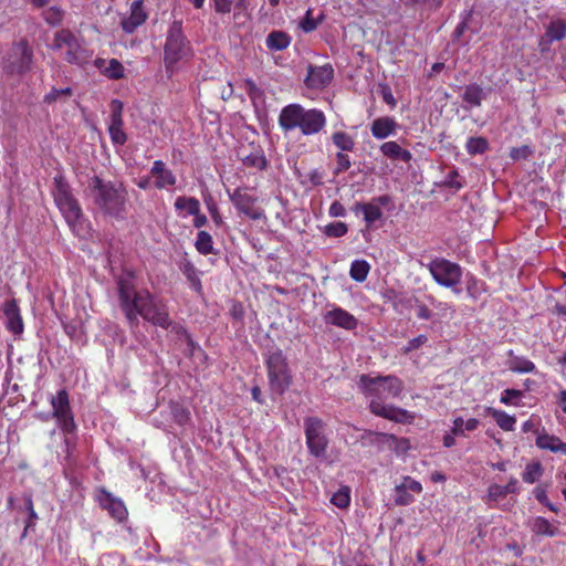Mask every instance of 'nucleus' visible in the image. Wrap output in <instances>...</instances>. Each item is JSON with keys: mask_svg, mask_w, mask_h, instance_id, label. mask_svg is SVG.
<instances>
[{"mask_svg": "<svg viewBox=\"0 0 566 566\" xmlns=\"http://www.w3.org/2000/svg\"><path fill=\"white\" fill-rule=\"evenodd\" d=\"M360 390L370 398V410L374 415L395 422L410 423L415 416L409 411L385 405L382 401L399 397L402 391V382L395 376L370 377L361 375L358 381Z\"/></svg>", "mask_w": 566, "mask_h": 566, "instance_id": "obj_1", "label": "nucleus"}, {"mask_svg": "<svg viewBox=\"0 0 566 566\" xmlns=\"http://www.w3.org/2000/svg\"><path fill=\"white\" fill-rule=\"evenodd\" d=\"M118 292L120 305L132 325L138 323V316L163 328L170 325L165 303L154 297L148 291L136 292L130 277L119 279Z\"/></svg>", "mask_w": 566, "mask_h": 566, "instance_id": "obj_2", "label": "nucleus"}, {"mask_svg": "<svg viewBox=\"0 0 566 566\" xmlns=\"http://www.w3.org/2000/svg\"><path fill=\"white\" fill-rule=\"evenodd\" d=\"M86 193L103 214L116 219L124 218L127 192L122 184L106 181L93 176L88 180Z\"/></svg>", "mask_w": 566, "mask_h": 566, "instance_id": "obj_3", "label": "nucleus"}, {"mask_svg": "<svg viewBox=\"0 0 566 566\" xmlns=\"http://www.w3.org/2000/svg\"><path fill=\"white\" fill-rule=\"evenodd\" d=\"M279 125L282 130L300 129L305 136L316 135L326 126V116L317 108H305L300 104L284 106L279 115Z\"/></svg>", "mask_w": 566, "mask_h": 566, "instance_id": "obj_4", "label": "nucleus"}, {"mask_svg": "<svg viewBox=\"0 0 566 566\" xmlns=\"http://www.w3.org/2000/svg\"><path fill=\"white\" fill-rule=\"evenodd\" d=\"M53 197L69 227L77 235H84L86 224L82 209L77 200L72 196L70 186L62 176L54 177Z\"/></svg>", "mask_w": 566, "mask_h": 566, "instance_id": "obj_5", "label": "nucleus"}, {"mask_svg": "<svg viewBox=\"0 0 566 566\" xmlns=\"http://www.w3.org/2000/svg\"><path fill=\"white\" fill-rule=\"evenodd\" d=\"M190 55V44L182 33L181 23L175 21L169 28L165 44L166 70L174 73L178 62L187 60Z\"/></svg>", "mask_w": 566, "mask_h": 566, "instance_id": "obj_6", "label": "nucleus"}, {"mask_svg": "<svg viewBox=\"0 0 566 566\" xmlns=\"http://www.w3.org/2000/svg\"><path fill=\"white\" fill-rule=\"evenodd\" d=\"M33 51L25 40L14 42L2 57V70L11 76H21L30 71Z\"/></svg>", "mask_w": 566, "mask_h": 566, "instance_id": "obj_7", "label": "nucleus"}, {"mask_svg": "<svg viewBox=\"0 0 566 566\" xmlns=\"http://www.w3.org/2000/svg\"><path fill=\"white\" fill-rule=\"evenodd\" d=\"M52 48L62 51L65 60L71 64L84 65L90 62L92 56L78 38L69 30L56 32Z\"/></svg>", "mask_w": 566, "mask_h": 566, "instance_id": "obj_8", "label": "nucleus"}, {"mask_svg": "<svg viewBox=\"0 0 566 566\" xmlns=\"http://www.w3.org/2000/svg\"><path fill=\"white\" fill-rule=\"evenodd\" d=\"M428 270L439 285L451 289L455 294L461 293L459 285L462 280V269L459 264L446 259H434L428 264Z\"/></svg>", "mask_w": 566, "mask_h": 566, "instance_id": "obj_9", "label": "nucleus"}, {"mask_svg": "<svg viewBox=\"0 0 566 566\" xmlns=\"http://www.w3.org/2000/svg\"><path fill=\"white\" fill-rule=\"evenodd\" d=\"M268 377L271 390L282 395L291 384L285 358L280 349L272 352L266 358Z\"/></svg>", "mask_w": 566, "mask_h": 566, "instance_id": "obj_10", "label": "nucleus"}, {"mask_svg": "<svg viewBox=\"0 0 566 566\" xmlns=\"http://www.w3.org/2000/svg\"><path fill=\"white\" fill-rule=\"evenodd\" d=\"M304 433L308 452L315 458H324L328 439L325 434V423L316 417L304 420Z\"/></svg>", "mask_w": 566, "mask_h": 566, "instance_id": "obj_11", "label": "nucleus"}, {"mask_svg": "<svg viewBox=\"0 0 566 566\" xmlns=\"http://www.w3.org/2000/svg\"><path fill=\"white\" fill-rule=\"evenodd\" d=\"M50 405L52 407L51 416L55 419L57 427L65 433L74 432L76 424L67 391L65 389H61L56 395H51Z\"/></svg>", "mask_w": 566, "mask_h": 566, "instance_id": "obj_12", "label": "nucleus"}, {"mask_svg": "<svg viewBox=\"0 0 566 566\" xmlns=\"http://www.w3.org/2000/svg\"><path fill=\"white\" fill-rule=\"evenodd\" d=\"M230 200L239 212L245 214L252 220H261L265 218L264 211L255 206L256 198L248 193L245 190L235 189L230 195Z\"/></svg>", "mask_w": 566, "mask_h": 566, "instance_id": "obj_13", "label": "nucleus"}, {"mask_svg": "<svg viewBox=\"0 0 566 566\" xmlns=\"http://www.w3.org/2000/svg\"><path fill=\"white\" fill-rule=\"evenodd\" d=\"M147 18L148 13L144 7V0H135L129 7V13L122 17L120 25L126 33L132 34L145 23Z\"/></svg>", "mask_w": 566, "mask_h": 566, "instance_id": "obj_14", "label": "nucleus"}, {"mask_svg": "<svg viewBox=\"0 0 566 566\" xmlns=\"http://www.w3.org/2000/svg\"><path fill=\"white\" fill-rule=\"evenodd\" d=\"M323 319L327 325H333L346 331H353L358 325L357 318L339 306H332L331 310L324 313Z\"/></svg>", "mask_w": 566, "mask_h": 566, "instance_id": "obj_15", "label": "nucleus"}, {"mask_svg": "<svg viewBox=\"0 0 566 566\" xmlns=\"http://www.w3.org/2000/svg\"><path fill=\"white\" fill-rule=\"evenodd\" d=\"M150 175L154 179L153 187L158 190H168L177 184L176 175L163 160H155L153 163Z\"/></svg>", "mask_w": 566, "mask_h": 566, "instance_id": "obj_16", "label": "nucleus"}, {"mask_svg": "<svg viewBox=\"0 0 566 566\" xmlns=\"http://www.w3.org/2000/svg\"><path fill=\"white\" fill-rule=\"evenodd\" d=\"M390 202L388 196H380L368 203H357L354 208L356 213H363L364 220L368 227H371L376 221L382 217L380 206H387Z\"/></svg>", "mask_w": 566, "mask_h": 566, "instance_id": "obj_17", "label": "nucleus"}, {"mask_svg": "<svg viewBox=\"0 0 566 566\" xmlns=\"http://www.w3.org/2000/svg\"><path fill=\"white\" fill-rule=\"evenodd\" d=\"M123 103L118 99L112 101V115L108 126L111 139L114 144L124 145L127 140L126 134L123 130Z\"/></svg>", "mask_w": 566, "mask_h": 566, "instance_id": "obj_18", "label": "nucleus"}, {"mask_svg": "<svg viewBox=\"0 0 566 566\" xmlns=\"http://www.w3.org/2000/svg\"><path fill=\"white\" fill-rule=\"evenodd\" d=\"M333 75L334 70L331 64L310 66L305 83L310 88H321L332 81Z\"/></svg>", "mask_w": 566, "mask_h": 566, "instance_id": "obj_19", "label": "nucleus"}, {"mask_svg": "<svg viewBox=\"0 0 566 566\" xmlns=\"http://www.w3.org/2000/svg\"><path fill=\"white\" fill-rule=\"evenodd\" d=\"M535 444L541 450L566 455V442L557 436L549 434L546 430H536Z\"/></svg>", "mask_w": 566, "mask_h": 566, "instance_id": "obj_20", "label": "nucleus"}, {"mask_svg": "<svg viewBox=\"0 0 566 566\" xmlns=\"http://www.w3.org/2000/svg\"><path fill=\"white\" fill-rule=\"evenodd\" d=\"M98 501L101 506L107 510L108 513L118 522L126 518L127 510L119 499L114 497L111 493L102 492L98 496Z\"/></svg>", "mask_w": 566, "mask_h": 566, "instance_id": "obj_21", "label": "nucleus"}, {"mask_svg": "<svg viewBox=\"0 0 566 566\" xmlns=\"http://www.w3.org/2000/svg\"><path fill=\"white\" fill-rule=\"evenodd\" d=\"M3 313L7 318L8 329L14 334H21L23 332V323L19 306L14 300L6 302Z\"/></svg>", "mask_w": 566, "mask_h": 566, "instance_id": "obj_22", "label": "nucleus"}, {"mask_svg": "<svg viewBox=\"0 0 566 566\" xmlns=\"http://www.w3.org/2000/svg\"><path fill=\"white\" fill-rule=\"evenodd\" d=\"M397 122L388 116L376 118L370 127L371 134L377 139H385L396 133Z\"/></svg>", "mask_w": 566, "mask_h": 566, "instance_id": "obj_23", "label": "nucleus"}, {"mask_svg": "<svg viewBox=\"0 0 566 566\" xmlns=\"http://www.w3.org/2000/svg\"><path fill=\"white\" fill-rule=\"evenodd\" d=\"M528 526L535 535L553 537L558 534V522H549L548 520L537 516L528 522Z\"/></svg>", "mask_w": 566, "mask_h": 566, "instance_id": "obj_24", "label": "nucleus"}, {"mask_svg": "<svg viewBox=\"0 0 566 566\" xmlns=\"http://www.w3.org/2000/svg\"><path fill=\"white\" fill-rule=\"evenodd\" d=\"M174 207L182 218L200 211V202L193 197L180 196L175 200Z\"/></svg>", "mask_w": 566, "mask_h": 566, "instance_id": "obj_25", "label": "nucleus"}, {"mask_svg": "<svg viewBox=\"0 0 566 566\" xmlns=\"http://www.w3.org/2000/svg\"><path fill=\"white\" fill-rule=\"evenodd\" d=\"M380 151L382 155L390 159H400L405 163H408L411 160L412 155L409 150L403 149L400 147V145L396 142H386L380 146Z\"/></svg>", "mask_w": 566, "mask_h": 566, "instance_id": "obj_26", "label": "nucleus"}, {"mask_svg": "<svg viewBox=\"0 0 566 566\" xmlns=\"http://www.w3.org/2000/svg\"><path fill=\"white\" fill-rule=\"evenodd\" d=\"M485 411L495 420L496 424L502 430L513 431L515 429L516 418L514 416L492 407H488Z\"/></svg>", "mask_w": 566, "mask_h": 566, "instance_id": "obj_27", "label": "nucleus"}, {"mask_svg": "<svg viewBox=\"0 0 566 566\" xmlns=\"http://www.w3.org/2000/svg\"><path fill=\"white\" fill-rule=\"evenodd\" d=\"M485 94L483 88L478 84H470L464 87L462 98L469 107H479L484 99Z\"/></svg>", "mask_w": 566, "mask_h": 566, "instance_id": "obj_28", "label": "nucleus"}, {"mask_svg": "<svg viewBox=\"0 0 566 566\" xmlns=\"http://www.w3.org/2000/svg\"><path fill=\"white\" fill-rule=\"evenodd\" d=\"M180 270L187 277L191 289L200 293L202 290L201 280L198 270L190 261H185L180 265Z\"/></svg>", "mask_w": 566, "mask_h": 566, "instance_id": "obj_29", "label": "nucleus"}, {"mask_svg": "<svg viewBox=\"0 0 566 566\" xmlns=\"http://www.w3.org/2000/svg\"><path fill=\"white\" fill-rule=\"evenodd\" d=\"M480 422L475 418H470L468 420H463V418L458 417L453 420V426L451 428L452 434L458 437H463L465 431H474L479 427Z\"/></svg>", "mask_w": 566, "mask_h": 566, "instance_id": "obj_30", "label": "nucleus"}, {"mask_svg": "<svg viewBox=\"0 0 566 566\" xmlns=\"http://www.w3.org/2000/svg\"><path fill=\"white\" fill-rule=\"evenodd\" d=\"M290 36L281 31H274L266 38L268 48L276 51L286 49L290 45Z\"/></svg>", "mask_w": 566, "mask_h": 566, "instance_id": "obj_31", "label": "nucleus"}, {"mask_svg": "<svg viewBox=\"0 0 566 566\" xmlns=\"http://www.w3.org/2000/svg\"><path fill=\"white\" fill-rule=\"evenodd\" d=\"M370 271V265L365 260H355L350 264L349 275L356 282H364Z\"/></svg>", "mask_w": 566, "mask_h": 566, "instance_id": "obj_32", "label": "nucleus"}, {"mask_svg": "<svg viewBox=\"0 0 566 566\" xmlns=\"http://www.w3.org/2000/svg\"><path fill=\"white\" fill-rule=\"evenodd\" d=\"M195 247L200 254L207 255L213 252V240L210 233L200 230L197 233Z\"/></svg>", "mask_w": 566, "mask_h": 566, "instance_id": "obj_33", "label": "nucleus"}, {"mask_svg": "<svg viewBox=\"0 0 566 566\" xmlns=\"http://www.w3.org/2000/svg\"><path fill=\"white\" fill-rule=\"evenodd\" d=\"M543 475V467L539 462H531L526 464L524 472L522 473V479L524 482L528 484H533L539 480Z\"/></svg>", "mask_w": 566, "mask_h": 566, "instance_id": "obj_34", "label": "nucleus"}, {"mask_svg": "<svg viewBox=\"0 0 566 566\" xmlns=\"http://www.w3.org/2000/svg\"><path fill=\"white\" fill-rule=\"evenodd\" d=\"M332 140L342 151H352L355 146L354 138L344 132H335L332 135Z\"/></svg>", "mask_w": 566, "mask_h": 566, "instance_id": "obj_35", "label": "nucleus"}, {"mask_svg": "<svg viewBox=\"0 0 566 566\" xmlns=\"http://www.w3.org/2000/svg\"><path fill=\"white\" fill-rule=\"evenodd\" d=\"M242 161L248 167H254L259 170H262L266 167L265 156L261 150H254L249 155L242 157Z\"/></svg>", "mask_w": 566, "mask_h": 566, "instance_id": "obj_36", "label": "nucleus"}, {"mask_svg": "<svg viewBox=\"0 0 566 566\" xmlns=\"http://www.w3.org/2000/svg\"><path fill=\"white\" fill-rule=\"evenodd\" d=\"M551 41H559L566 35V23L562 20L552 21L546 30Z\"/></svg>", "mask_w": 566, "mask_h": 566, "instance_id": "obj_37", "label": "nucleus"}, {"mask_svg": "<svg viewBox=\"0 0 566 566\" xmlns=\"http://www.w3.org/2000/svg\"><path fill=\"white\" fill-rule=\"evenodd\" d=\"M347 231V224L340 221L328 223L323 228V233L331 238L344 237Z\"/></svg>", "mask_w": 566, "mask_h": 566, "instance_id": "obj_38", "label": "nucleus"}, {"mask_svg": "<svg viewBox=\"0 0 566 566\" xmlns=\"http://www.w3.org/2000/svg\"><path fill=\"white\" fill-rule=\"evenodd\" d=\"M72 96V88H52L45 96L44 102L52 104L59 101H65Z\"/></svg>", "mask_w": 566, "mask_h": 566, "instance_id": "obj_39", "label": "nucleus"}, {"mask_svg": "<svg viewBox=\"0 0 566 566\" xmlns=\"http://www.w3.org/2000/svg\"><path fill=\"white\" fill-rule=\"evenodd\" d=\"M523 392L517 389H505L500 397V401L506 406H520Z\"/></svg>", "mask_w": 566, "mask_h": 566, "instance_id": "obj_40", "label": "nucleus"}, {"mask_svg": "<svg viewBox=\"0 0 566 566\" xmlns=\"http://www.w3.org/2000/svg\"><path fill=\"white\" fill-rule=\"evenodd\" d=\"M322 20L323 15H321L318 19H314L312 17V10L308 9L304 18L300 21L298 27L302 29L303 32L310 33L318 27Z\"/></svg>", "mask_w": 566, "mask_h": 566, "instance_id": "obj_41", "label": "nucleus"}, {"mask_svg": "<svg viewBox=\"0 0 566 566\" xmlns=\"http://www.w3.org/2000/svg\"><path fill=\"white\" fill-rule=\"evenodd\" d=\"M510 369L515 373H532L535 370V365L525 358H515L510 364Z\"/></svg>", "mask_w": 566, "mask_h": 566, "instance_id": "obj_42", "label": "nucleus"}, {"mask_svg": "<svg viewBox=\"0 0 566 566\" xmlns=\"http://www.w3.org/2000/svg\"><path fill=\"white\" fill-rule=\"evenodd\" d=\"M124 71L125 69L123 64L119 61L113 59L108 62V65L105 67L104 73L109 78L117 80L124 77Z\"/></svg>", "mask_w": 566, "mask_h": 566, "instance_id": "obj_43", "label": "nucleus"}, {"mask_svg": "<svg viewBox=\"0 0 566 566\" xmlns=\"http://www.w3.org/2000/svg\"><path fill=\"white\" fill-rule=\"evenodd\" d=\"M405 490H407L408 492H413V493H421L422 491V486L420 484V482L411 479L410 476H405L402 482L398 485H396L395 488V492H402Z\"/></svg>", "mask_w": 566, "mask_h": 566, "instance_id": "obj_44", "label": "nucleus"}, {"mask_svg": "<svg viewBox=\"0 0 566 566\" xmlns=\"http://www.w3.org/2000/svg\"><path fill=\"white\" fill-rule=\"evenodd\" d=\"M331 502L339 509L347 507L350 502L349 490L347 488L340 489L333 494Z\"/></svg>", "mask_w": 566, "mask_h": 566, "instance_id": "obj_45", "label": "nucleus"}, {"mask_svg": "<svg viewBox=\"0 0 566 566\" xmlns=\"http://www.w3.org/2000/svg\"><path fill=\"white\" fill-rule=\"evenodd\" d=\"M506 492L503 485L497 483H492L486 493V500L489 502H499L506 497Z\"/></svg>", "mask_w": 566, "mask_h": 566, "instance_id": "obj_46", "label": "nucleus"}, {"mask_svg": "<svg viewBox=\"0 0 566 566\" xmlns=\"http://www.w3.org/2000/svg\"><path fill=\"white\" fill-rule=\"evenodd\" d=\"M488 147V143L482 137L470 138L467 143V150L469 154H481Z\"/></svg>", "mask_w": 566, "mask_h": 566, "instance_id": "obj_47", "label": "nucleus"}, {"mask_svg": "<svg viewBox=\"0 0 566 566\" xmlns=\"http://www.w3.org/2000/svg\"><path fill=\"white\" fill-rule=\"evenodd\" d=\"M24 503H25V509H27V511L29 513V521H28L27 526L24 528L23 536L27 535L28 528L30 526L34 525V522L38 520V514L34 511L32 496L30 494L24 495Z\"/></svg>", "mask_w": 566, "mask_h": 566, "instance_id": "obj_48", "label": "nucleus"}, {"mask_svg": "<svg viewBox=\"0 0 566 566\" xmlns=\"http://www.w3.org/2000/svg\"><path fill=\"white\" fill-rule=\"evenodd\" d=\"M44 19L49 24L56 25L62 21L63 13L59 8L52 7L44 12Z\"/></svg>", "mask_w": 566, "mask_h": 566, "instance_id": "obj_49", "label": "nucleus"}, {"mask_svg": "<svg viewBox=\"0 0 566 566\" xmlns=\"http://www.w3.org/2000/svg\"><path fill=\"white\" fill-rule=\"evenodd\" d=\"M350 167V159L343 151L336 154V174L346 171Z\"/></svg>", "mask_w": 566, "mask_h": 566, "instance_id": "obj_50", "label": "nucleus"}, {"mask_svg": "<svg viewBox=\"0 0 566 566\" xmlns=\"http://www.w3.org/2000/svg\"><path fill=\"white\" fill-rule=\"evenodd\" d=\"M428 342V337L426 335H419L409 340L408 345L405 348V353H409L413 349H417L424 345Z\"/></svg>", "mask_w": 566, "mask_h": 566, "instance_id": "obj_51", "label": "nucleus"}, {"mask_svg": "<svg viewBox=\"0 0 566 566\" xmlns=\"http://www.w3.org/2000/svg\"><path fill=\"white\" fill-rule=\"evenodd\" d=\"M413 501L412 495L409 494L407 490L403 489L401 492H395V503L397 505H408Z\"/></svg>", "mask_w": 566, "mask_h": 566, "instance_id": "obj_52", "label": "nucleus"}, {"mask_svg": "<svg viewBox=\"0 0 566 566\" xmlns=\"http://www.w3.org/2000/svg\"><path fill=\"white\" fill-rule=\"evenodd\" d=\"M328 214L332 218L345 217L346 209L344 208V206L340 202L334 201L328 209Z\"/></svg>", "mask_w": 566, "mask_h": 566, "instance_id": "obj_53", "label": "nucleus"}, {"mask_svg": "<svg viewBox=\"0 0 566 566\" xmlns=\"http://www.w3.org/2000/svg\"><path fill=\"white\" fill-rule=\"evenodd\" d=\"M534 497L542 504L547 503L548 496H547V490L543 485H538L533 490Z\"/></svg>", "mask_w": 566, "mask_h": 566, "instance_id": "obj_54", "label": "nucleus"}, {"mask_svg": "<svg viewBox=\"0 0 566 566\" xmlns=\"http://www.w3.org/2000/svg\"><path fill=\"white\" fill-rule=\"evenodd\" d=\"M506 494H516L520 493V483L518 480L514 476L509 479L507 484L503 485Z\"/></svg>", "mask_w": 566, "mask_h": 566, "instance_id": "obj_55", "label": "nucleus"}, {"mask_svg": "<svg viewBox=\"0 0 566 566\" xmlns=\"http://www.w3.org/2000/svg\"><path fill=\"white\" fill-rule=\"evenodd\" d=\"M214 8L218 12L228 13L231 11V0H213Z\"/></svg>", "mask_w": 566, "mask_h": 566, "instance_id": "obj_56", "label": "nucleus"}, {"mask_svg": "<svg viewBox=\"0 0 566 566\" xmlns=\"http://www.w3.org/2000/svg\"><path fill=\"white\" fill-rule=\"evenodd\" d=\"M447 182L451 188H454V189L462 188V184L458 180V172L455 170L450 171Z\"/></svg>", "mask_w": 566, "mask_h": 566, "instance_id": "obj_57", "label": "nucleus"}, {"mask_svg": "<svg viewBox=\"0 0 566 566\" xmlns=\"http://www.w3.org/2000/svg\"><path fill=\"white\" fill-rule=\"evenodd\" d=\"M417 316L420 319H429L431 317V311L424 304H417Z\"/></svg>", "mask_w": 566, "mask_h": 566, "instance_id": "obj_58", "label": "nucleus"}, {"mask_svg": "<svg viewBox=\"0 0 566 566\" xmlns=\"http://www.w3.org/2000/svg\"><path fill=\"white\" fill-rule=\"evenodd\" d=\"M153 182H154V179H153V177L150 175L148 177L140 178L136 182V185L138 186V188L146 190V189H149L153 186Z\"/></svg>", "mask_w": 566, "mask_h": 566, "instance_id": "obj_59", "label": "nucleus"}, {"mask_svg": "<svg viewBox=\"0 0 566 566\" xmlns=\"http://www.w3.org/2000/svg\"><path fill=\"white\" fill-rule=\"evenodd\" d=\"M195 217L193 219V226L196 228H201L207 224L208 219L205 214H201L200 211L197 212V214H192Z\"/></svg>", "mask_w": 566, "mask_h": 566, "instance_id": "obj_60", "label": "nucleus"}, {"mask_svg": "<svg viewBox=\"0 0 566 566\" xmlns=\"http://www.w3.org/2000/svg\"><path fill=\"white\" fill-rule=\"evenodd\" d=\"M454 434H452V431L450 430L449 433L444 434L443 437V446L446 448H451L455 444V439H454Z\"/></svg>", "mask_w": 566, "mask_h": 566, "instance_id": "obj_61", "label": "nucleus"}, {"mask_svg": "<svg viewBox=\"0 0 566 566\" xmlns=\"http://www.w3.org/2000/svg\"><path fill=\"white\" fill-rule=\"evenodd\" d=\"M527 154H528V148L524 147V148L513 149L511 155L514 159H518L521 157H526Z\"/></svg>", "mask_w": 566, "mask_h": 566, "instance_id": "obj_62", "label": "nucleus"}, {"mask_svg": "<svg viewBox=\"0 0 566 566\" xmlns=\"http://www.w3.org/2000/svg\"><path fill=\"white\" fill-rule=\"evenodd\" d=\"M557 402L562 408L563 412L566 415V389L559 392Z\"/></svg>", "mask_w": 566, "mask_h": 566, "instance_id": "obj_63", "label": "nucleus"}, {"mask_svg": "<svg viewBox=\"0 0 566 566\" xmlns=\"http://www.w3.org/2000/svg\"><path fill=\"white\" fill-rule=\"evenodd\" d=\"M209 211L211 213V217L213 219V221L217 223V224H220L222 222V219H221V216L219 214L218 212V209L214 205L210 206L209 207Z\"/></svg>", "mask_w": 566, "mask_h": 566, "instance_id": "obj_64", "label": "nucleus"}]
</instances>
